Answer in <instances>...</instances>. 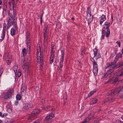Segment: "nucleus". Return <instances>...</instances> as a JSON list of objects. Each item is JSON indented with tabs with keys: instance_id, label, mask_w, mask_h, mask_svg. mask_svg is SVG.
Wrapping results in <instances>:
<instances>
[{
	"instance_id": "12",
	"label": "nucleus",
	"mask_w": 123,
	"mask_h": 123,
	"mask_svg": "<svg viewBox=\"0 0 123 123\" xmlns=\"http://www.w3.org/2000/svg\"><path fill=\"white\" fill-rule=\"evenodd\" d=\"M86 20L88 21V23L91 22L93 20V16L91 14L87 15L86 16Z\"/></svg>"
},
{
	"instance_id": "28",
	"label": "nucleus",
	"mask_w": 123,
	"mask_h": 123,
	"mask_svg": "<svg viewBox=\"0 0 123 123\" xmlns=\"http://www.w3.org/2000/svg\"><path fill=\"white\" fill-rule=\"evenodd\" d=\"M7 115V113H5L2 114L1 112L0 111V116L1 117H4L6 116Z\"/></svg>"
},
{
	"instance_id": "39",
	"label": "nucleus",
	"mask_w": 123,
	"mask_h": 123,
	"mask_svg": "<svg viewBox=\"0 0 123 123\" xmlns=\"http://www.w3.org/2000/svg\"><path fill=\"white\" fill-rule=\"evenodd\" d=\"M100 18L102 19H103L104 20H105L106 19L105 16L104 15H103L101 17V18L100 17Z\"/></svg>"
},
{
	"instance_id": "14",
	"label": "nucleus",
	"mask_w": 123,
	"mask_h": 123,
	"mask_svg": "<svg viewBox=\"0 0 123 123\" xmlns=\"http://www.w3.org/2000/svg\"><path fill=\"white\" fill-rule=\"evenodd\" d=\"M40 111L39 110L35 109L32 112L31 115V117H34L40 112Z\"/></svg>"
},
{
	"instance_id": "17",
	"label": "nucleus",
	"mask_w": 123,
	"mask_h": 123,
	"mask_svg": "<svg viewBox=\"0 0 123 123\" xmlns=\"http://www.w3.org/2000/svg\"><path fill=\"white\" fill-rule=\"evenodd\" d=\"M54 114L51 113L49 115L47 116L45 118V120H49L52 119L53 117H54Z\"/></svg>"
},
{
	"instance_id": "38",
	"label": "nucleus",
	"mask_w": 123,
	"mask_h": 123,
	"mask_svg": "<svg viewBox=\"0 0 123 123\" xmlns=\"http://www.w3.org/2000/svg\"><path fill=\"white\" fill-rule=\"evenodd\" d=\"M41 121V119H38L36 121H35V122H34L33 123H39Z\"/></svg>"
},
{
	"instance_id": "24",
	"label": "nucleus",
	"mask_w": 123,
	"mask_h": 123,
	"mask_svg": "<svg viewBox=\"0 0 123 123\" xmlns=\"http://www.w3.org/2000/svg\"><path fill=\"white\" fill-rule=\"evenodd\" d=\"M93 51L94 52V57H95V56H96V55L97 54H98V50L97 49H96L95 48L93 49Z\"/></svg>"
},
{
	"instance_id": "9",
	"label": "nucleus",
	"mask_w": 123,
	"mask_h": 123,
	"mask_svg": "<svg viewBox=\"0 0 123 123\" xmlns=\"http://www.w3.org/2000/svg\"><path fill=\"white\" fill-rule=\"evenodd\" d=\"M8 3L10 9L11 10H12L13 12L15 13V11L16 9V3L11 4L10 2H9Z\"/></svg>"
},
{
	"instance_id": "23",
	"label": "nucleus",
	"mask_w": 123,
	"mask_h": 123,
	"mask_svg": "<svg viewBox=\"0 0 123 123\" xmlns=\"http://www.w3.org/2000/svg\"><path fill=\"white\" fill-rule=\"evenodd\" d=\"M118 80V78L117 77H116L115 78V79L114 80H113L111 79H109L108 80L107 82L108 83H112V82H111L112 81H113V83H114V82H117V81Z\"/></svg>"
},
{
	"instance_id": "18",
	"label": "nucleus",
	"mask_w": 123,
	"mask_h": 123,
	"mask_svg": "<svg viewBox=\"0 0 123 123\" xmlns=\"http://www.w3.org/2000/svg\"><path fill=\"white\" fill-rule=\"evenodd\" d=\"M30 50L31 49H30V50L29 51L27 49L26 50V49L25 48H23L22 50V53L23 56H25L26 55L27 52L29 54Z\"/></svg>"
},
{
	"instance_id": "37",
	"label": "nucleus",
	"mask_w": 123,
	"mask_h": 123,
	"mask_svg": "<svg viewBox=\"0 0 123 123\" xmlns=\"http://www.w3.org/2000/svg\"><path fill=\"white\" fill-rule=\"evenodd\" d=\"M90 119L88 117L87 118L86 120L83 122L82 123H86V122L88 121Z\"/></svg>"
},
{
	"instance_id": "13",
	"label": "nucleus",
	"mask_w": 123,
	"mask_h": 123,
	"mask_svg": "<svg viewBox=\"0 0 123 123\" xmlns=\"http://www.w3.org/2000/svg\"><path fill=\"white\" fill-rule=\"evenodd\" d=\"M54 56V53L53 51V48H52L51 52V56L50 59V63L51 64L53 62Z\"/></svg>"
},
{
	"instance_id": "19",
	"label": "nucleus",
	"mask_w": 123,
	"mask_h": 123,
	"mask_svg": "<svg viewBox=\"0 0 123 123\" xmlns=\"http://www.w3.org/2000/svg\"><path fill=\"white\" fill-rule=\"evenodd\" d=\"M122 57V55L120 53H118L116 55V58L114 59V63L118 61V59L119 58H120Z\"/></svg>"
},
{
	"instance_id": "44",
	"label": "nucleus",
	"mask_w": 123,
	"mask_h": 123,
	"mask_svg": "<svg viewBox=\"0 0 123 123\" xmlns=\"http://www.w3.org/2000/svg\"><path fill=\"white\" fill-rule=\"evenodd\" d=\"M102 35H105V31L104 30H102Z\"/></svg>"
},
{
	"instance_id": "22",
	"label": "nucleus",
	"mask_w": 123,
	"mask_h": 123,
	"mask_svg": "<svg viewBox=\"0 0 123 123\" xmlns=\"http://www.w3.org/2000/svg\"><path fill=\"white\" fill-rule=\"evenodd\" d=\"M98 101L97 99L94 98L92 99L91 100L90 104L91 105L94 104L97 102Z\"/></svg>"
},
{
	"instance_id": "47",
	"label": "nucleus",
	"mask_w": 123,
	"mask_h": 123,
	"mask_svg": "<svg viewBox=\"0 0 123 123\" xmlns=\"http://www.w3.org/2000/svg\"><path fill=\"white\" fill-rule=\"evenodd\" d=\"M9 2H10L11 4L15 3V0H11Z\"/></svg>"
},
{
	"instance_id": "35",
	"label": "nucleus",
	"mask_w": 123,
	"mask_h": 123,
	"mask_svg": "<svg viewBox=\"0 0 123 123\" xmlns=\"http://www.w3.org/2000/svg\"><path fill=\"white\" fill-rule=\"evenodd\" d=\"M21 93L22 94L23 93H24V94H25L26 92V91L25 90H23V88H22L21 89Z\"/></svg>"
},
{
	"instance_id": "63",
	"label": "nucleus",
	"mask_w": 123,
	"mask_h": 123,
	"mask_svg": "<svg viewBox=\"0 0 123 123\" xmlns=\"http://www.w3.org/2000/svg\"><path fill=\"white\" fill-rule=\"evenodd\" d=\"M1 8V6H0V9Z\"/></svg>"
},
{
	"instance_id": "31",
	"label": "nucleus",
	"mask_w": 123,
	"mask_h": 123,
	"mask_svg": "<svg viewBox=\"0 0 123 123\" xmlns=\"http://www.w3.org/2000/svg\"><path fill=\"white\" fill-rule=\"evenodd\" d=\"M15 31L13 28H12L11 30V33L12 35L13 36L14 35Z\"/></svg>"
},
{
	"instance_id": "8",
	"label": "nucleus",
	"mask_w": 123,
	"mask_h": 123,
	"mask_svg": "<svg viewBox=\"0 0 123 123\" xmlns=\"http://www.w3.org/2000/svg\"><path fill=\"white\" fill-rule=\"evenodd\" d=\"M119 89L118 87L115 88V89L110 90L108 92V94L109 95H114L117 93H118V92Z\"/></svg>"
},
{
	"instance_id": "29",
	"label": "nucleus",
	"mask_w": 123,
	"mask_h": 123,
	"mask_svg": "<svg viewBox=\"0 0 123 123\" xmlns=\"http://www.w3.org/2000/svg\"><path fill=\"white\" fill-rule=\"evenodd\" d=\"M107 29V32L106 34V36L107 37H108L110 34V30L109 28H106Z\"/></svg>"
},
{
	"instance_id": "26",
	"label": "nucleus",
	"mask_w": 123,
	"mask_h": 123,
	"mask_svg": "<svg viewBox=\"0 0 123 123\" xmlns=\"http://www.w3.org/2000/svg\"><path fill=\"white\" fill-rule=\"evenodd\" d=\"M96 92L95 90H93L90 92L88 95V97H91L93 94Z\"/></svg>"
},
{
	"instance_id": "50",
	"label": "nucleus",
	"mask_w": 123,
	"mask_h": 123,
	"mask_svg": "<svg viewBox=\"0 0 123 123\" xmlns=\"http://www.w3.org/2000/svg\"><path fill=\"white\" fill-rule=\"evenodd\" d=\"M18 104V102L17 101H16L15 103V104L16 105H17Z\"/></svg>"
},
{
	"instance_id": "56",
	"label": "nucleus",
	"mask_w": 123,
	"mask_h": 123,
	"mask_svg": "<svg viewBox=\"0 0 123 123\" xmlns=\"http://www.w3.org/2000/svg\"><path fill=\"white\" fill-rule=\"evenodd\" d=\"M2 123V121L0 120V123Z\"/></svg>"
},
{
	"instance_id": "34",
	"label": "nucleus",
	"mask_w": 123,
	"mask_h": 123,
	"mask_svg": "<svg viewBox=\"0 0 123 123\" xmlns=\"http://www.w3.org/2000/svg\"><path fill=\"white\" fill-rule=\"evenodd\" d=\"M105 25L107 26L106 27V28H108V27L109 26L110 23H108L107 22H106L105 23Z\"/></svg>"
},
{
	"instance_id": "42",
	"label": "nucleus",
	"mask_w": 123,
	"mask_h": 123,
	"mask_svg": "<svg viewBox=\"0 0 123 123\" xmlns=\"http://www.w3.org/2000/svg\"><path fill=\"white\" fill-rule=\"evenodd\" d=\"M9 23L8 22V24L7 25V29H8V28H10V27L11 26V25L12 24V23Z\"/></svg>"
},
{
	"instance_id": "62",
	"label": "nucleus",
	"mask_w": 123,
	"mask_h": 123,
	"mask_svg": "<svg viewBox=\"0 0 123 123\" xmlns=\"http://www.w3.org/2000/svg\"><path fill=\"white\" fill-rule=\"evenodd\" d=\"M105 27H104L103 28V29H105Z\"/></svg>"
},
{
	"instance_id": "3",
	"label": "nucleus",
	"mask_w": 123,
	"mask_h": 123,
	"mask_svg": "<svg viewBox=\"0 0 123 123\" xmlns=\"http://www.w3.org/2000/svg\"><path fill=\"white\" fill-rule=\"evenodd\" d=\"M61 58L59 63V66L57 68L58 71L59 72H60L62 70L61 68L63 66L62 64L64 60L65 54L64 49H63L62 50L61 49Z\"/></svg>"
},
{
	"instance_id": "30",
	"label": "nucleus",
	"mask_w": 123,
	"mask_h": 123,
	"mask_svg": "<svg viewBox=\"0 0 123 123\" xmlns=\"http://www.w3.org/2000/svg\"><path fill=\"white\" fill-rule=\"evenodd\" d=\"M8 92L10 93L11 95L13 94V91L12 88H10L8 90Z\"/></svg>"
},
{
	"instance_id": "52",
	"label": "nucleus",
	"mask_w": 123,
	"mask_h": 123,
	"mask_svg": "<svg viewBox=\"0 0 123 123\" xmlns=\"http://www.w3.org/2000/svg\"><path fill=\"white\" fill-rule=\"evenodd\" d=\"M105 36V35H102L101 37V39H103L104 38V37Z\"/></svg>"
},
{
	"instance_id": "59",
	"label": "nucleus",
	"mask_w": 123,
	"mask_h": 123,
	"mask_svg": "<svg viewBox=\"0 0 123 123\" xmlns=\"http://www.w3.org/2000/svg\"><path fill=\"white\" fill-rule=\"evenodd\" d=\"M111 18L112 19V20H113V18L112 16L111 17Z\"/></svg>"
},
{
	"instance_id": "11",
	"label": "nucleus",
	"mask_w": 123,
	"mask_h": 123,
	"mask_svg": "<svg viewBox=\"0 0 123 123\" xmlns=\"http://www.w3.org/2000/svg\"><path fill=\"white\" fill-rule=\"evenodd\" d=\"M118 95L121 98L123 97V87L121 86L119 88Z\"/></svg>"
},
{
	"instance_id": "25",
	"label": "nucleus",
	"mask_w": 123,
	"mask_h": 123,
	"mask_svg": "<svg viewBox=\"0 0 123 123\" xmlns=\"http://www.w3.org/2000/svg\"><path fill=\"white\" fill-rule=\"evenodd\" d=\"M16 98L17 100H19L21 99V96L19 94H18L16 96Z\"/></svg>"
},
{
	"instance_id": "10",
	"label": "nucleus",
	"mask_w": 123,
	"mask_h": 123,
	"mask_svg": "<svg viewBox=\"0 0 123 123\" xmlns=\"http://www.w3.org/2000/svg\"><path fill=\"white\" fill-rule=\"evenodd\" d=\"M32 106V104L31 102H29L25 104L23 106V108L25 110H27L31 108Z\"/></svg>"
},
{
	"instance_id": "21",
	"label": "nucleus",
	"mask_w": 123,
	"mask_h": 123,
	"mask_svg": "<svg viewBox=\"0 0 123 123\" xmlns=\"http://www.w3.org/2000/svg\"><path fill=\"white\" fill-rule=\"evenodd\" d=\"M8 14L9 15V20L8 21V22L9 23H12V22L11 21L13 18V17L12 15V14H11L10 13H8Z\"/></svg>"
},
{
	"instance_id": "54",
	"label": "nucleus",
	"mask_w": 123,
	"mask_h": 123,
	"mask_svg": "<svg viewBox=\"0 0 123 123\" xmlns=\"http://www.w3.org/2000/svg\"><path fill=\"white\" fill-rule=\"evenodd\" d=\"M120 66H123V62L122 64H120Z\"/></svg>"
},
{
	"instance_id": "60",
	"label": "nucleus",
	"mask_w": 123,
	"mask_h": 123,
	"mask_svg": "<svg viewBox=\"0 0 123 123\" xmlns=\"http://www.w3.org/2000/svg\"><path fill=\"white\" fill-rule=\"evenodd\" d=\"M72 20H74V18H72Z\"/></svg>"
},
{
	"instance_id": "61",
	"label": "nucleus",
	"mask_w": 123,
	"mask_h": 123,
	"mask_svg": "<svg viewBox=\"0 0 123 123\" xmlns=\"http://www.w3.org/2000/svg\"><path fill=\"white\" fill-rule=\"evenodd\" d=\"M52 111H54V110H53V109H52Z\"/></svg>"
},
{
	"instance_id": "33",
	"label": "nucleus",
	"mask_w": 123,
	"mask_h": 123,
	"mask_svg": "<svg viewBox=\"0 0 123 123\" xmlns=\"http://www.w3.org/2000/svg\"><path fill=\"white\" fill-rule=\"evenodd\" d=\"M112 98H106L104 101V103H106V102H110V100H111L112 99Z\"/></svg>"
},
{
	"instance_id": "48",
	"label": "nucleus",
	"mask_w": 123,
	"mask_h": 123,
	"mask_svg": "<svg viewBox=\"0 0 123 123\" xmlns=\"http://www.w3.org/2000/svg\"><path fill=\"white\" fill-rule=\"evenodd\" d=\"M116 43L118 45V46L119 47H120L121 46V44L120 43V42L119 41H117L116 42Z\"/></svg>"
},
{
	"instance_id": "40",
	"label": "nucleus",
	"mask_w": 123,
	"mask_h": 123,
	"mask_svg": "<svg viewBox=\"0 0 123 123\" xmlns=\"http://www.w3.org/2000/svg\"><path fill=\"white\" fill-rule=\"evenodd\" d=\"M109 98H112V99L111 100H110V102H112L113 101L115 98V96H114L113 97H110Z\"/></svg>"
},
{
	"instance_id": "55",
	"label": "nucleus",
	"mask_w": 123,
	"mask_h": 123,
	"mask_svg": "<svg viewBox=\"0 0 123 123\" xmlns=\"http://www.w3.org/2000/svg\"><path fill=\"white\" fill-rule=\"evenodd\" d=\"M121 118L123 120V116H122L121 117Z\"/></svg>"
},
{
	"instance_id": "45",
	"label": "nucleus",
	"mask_w": 123,
	"mask_h": 123,
	"mask_svg": "<svg viewBox=\"0 0 123 123\" xmlns=\"http://www.w3.org/2000/svg\"><path fill=\"white\" fill-rule=\"evenodd\" d=\"M100 57V54H98L96 56H95V57H96V59H97L98 58H99Z\"/></svg>"
},
{
	"instance_id": "20",
	"label": "nucleus",
	"mask_w": 123,
	"mask_h": 123,
	"mask_svg": "<svg viewBox=\"0 0 123 123\" xmlns=\"http://www.w3.org/2000/svg\"><path fill=\"white\" fill-rule=\"evenodd\" d=\"M114 70L112 68L111 69H110L109 70L107 71V72L105 74L104 76L105 77L107 76L108 75L110 74L111 73H112L113 71Z\"/></svg>"
},
{
	"instance_id": "43",
	"label": "nucleus",
	"mask_w": 123,
	"mask_h": 123,
	"mask_svg": "<svg viewBox=\"0 0 123 123\" xmlns=\"http://www.w3.org/2000/svg\"><path fill=\"white\" fill-rule=\"evenodd\" d=\"M105 20H104L103 19H102L100 18V25H101L102 23L104 21H105Z\"/></svg>"
},
{
	"instance_id": "5",
	"label": "nucleus",
	"mask_w": 123,
	"mask_h": 123,
	"mask_svg": "<svg viewBox=\"0 0 123 123\" xmlns=\"http://www.w3.org/2000/svg\"><path fill=\"white\" fill-rule=\"evenodd\" d=\"M26 38L27 41V47L28 50L29 51L31 43H30V38L29 34L28 31H27L26 34Z\"/></svg>"
},
{
	"instance_id": "36",
	"label": "nucleus",
	"mask_w": 123,
	"mask_h": 123,
	"mask_svg": "<svg viewBox=\"0 0 123 123\" xmlns=\"http://www.w3.org/2000/svg\"><path fill=\"white\" fill-rule=\"evenodd\" d=\"M120 66H120V65L119 66L115 65L114 66V67L112 68L114 70V69H116L117 68H118L120 67Z\"/></svg>"
},
{
	"instance_id": "49",
	"label": "nucleus",
	"mask_w": 123,
	"mask_h": 123,
	"mask_svg": "<svg viewBox=\"0 0 123 123\" xmlns=\"http://www.w3.org/2000/svg\"><path fill=\"white\" fill-rule=\"evenodd\" d=\"M18 77H19L21 75V74L20 72H19V71L18 72Z\"/></svg>"
},
{
	"instance_id": "2",
	"label": "nucleus",
	"mask_w": 123,
	"mask_h": 123,
	"mask_svg": "<svg viewBox=\"0 0 123 123\" xmlns=\"http://www.w3.org/2000/svg\"><path fill=\"white\" fill-rule=\"evenodd\" d=\"M31 58L29 56L27 57L26 63V64L24 63V62L25 60V56H23L22 57L21 62H22V67L24 70L25 69V68H26L28 70L29 67V62L30 61Z\"/></svg>"
},
{
	"instance_id": "58",
	"label": "nucleus",
	"mask_w": 123,
	"mask_h": 123,
	"mask_svg": "<svg viewBox=\"0 0 123 123\" xmlns=\"http://www.w3.org/2000/svg\"><path fill=\"white\" fill-rule=\"evenodd\" d=\"M122 52L123 53V48L122 49Z\"/></svg>"
},
{
	"instance_id": "32",
	"label": "nucleus",
	"mask_w": 123,
	"mask_h": 123,
	"mask_svg": "<svg viewBox=\"0 0 123 123\" xmlns=\"http://www.w3.org/2000/svg\"><path fill=\"white\" fill-rule=\"evenodd\" d=\"M91 10L90 8L88 7L87 10L86 11V13L87 14V15L90 14H91Z\"/></svg>"
},
{
	"instance_id": "4",
	"label": "nucleus",
	"mask_w": 123,
	"mask_h": 123,
	"mask_svg": "<svg viewBox=\"0 0 123 123\" xmlns=\"http://www.w3.org/2000/svg\"><path fill=\"white\" fill-rule=\"evenodd\" d=\"M91 61L93 63V71L94 74L96 75L98 73V66L97 63L92 58Z\"/></svg>"
},
{
	"instance_id": "57",
	"label": "nucleus",
	"mask_w": 123,
	"mask_h": 123,
	"mask_svg": "<svg viewBox=\"0 0 123 123\" xmlns=\"http://www.w3.org/2000/svg\"><path fill=\"white\" fill-rule=\"evenodd\" d=\"M121 82L122 83H123V79L121 80Z\"/></svg>"
},
{
	"instance_id": "7",
	"label": "nucleus",
	"mask_w": 123,
	"mask_h": 123,
	"mask_svg": "<svg viewBox=\"0 0 123 123\" xmlns=\"http://www.w3.org/2000/svg\"><path fill=\"white\" fill-rule=\"evenodd\" d=\"M6 24L5 23H4L3 24V29L2 31V36H1L2 39H0V42H1L5 38L6 30Z\"/></svg>"
},
{
	"instance_id": "1",
	"label": "nucleus",
	"mask_w": 123,
	"mask_h": 123,
	"mask_svg": "<svg viewBox=\"0 0 123 123\" xmlns=\"http://www.w3.org/2000/svg\"><path fill=\"white\" fill-rule=\"evenodd\" d=\"M37 62L41 66L43 63V54L41 47L38 45L37 46Z\"/></svg>"
},
{
	"instance_id": "15",
	"label": "nucleus",
	"mask_w": 123,
	"mask_h": 123,
	"mask_svg": "<svg viewBox=\"0 0 123 123\" xmlns=\"http://www.w3.org/2000/svg\"><path fill=\"white\" fill-rule=\"evenodd\" d=\"M2 95L4 99L6 100L9 99L11 96V95L8 94L6 92L3 93L2 94Z\"/></svg>"
},
{
	"instance_id": "6",
	"label": "nucleus",
	"mask_w": 123,
	"mask_h": 123,
	"mask_svg": "<svg viewBox=\"0 0 123 123\" xmlns=\"http://www.w3.org/2000/svg\"><path fill=\"white\" fill-rule=\"evenodd\" d=\"M4 57L6 58L7 64L8 65L9 64L11 63L12 60L11 56L10 55L8 54L7 53L5 54Z\"/></svg>"
},
{
	"instance_id": "46",
	"label": "nucleus",
	"mask_w": 123,
	"mask_h": 123,
	"mask_svg": "<svg viewBox=\"0 0 123 123\" xmlns=\"http://www.w3.org/2000/svg\"><path fill=\"white\" fill-rule=\"evenodd\" d=\"M111 66L110 64V63L107 64L106 65V67H105L106 68H109V66Z\"/></svg>"
},
{
	"instance_id": "64",
	"label": "nucleus",
	"mask_w": 123,
	"mask_h": 123,
	"mask_svg": "<svg viewBox=\"0 0 123 123\" xmlns=\"http://www.w3.org/2000/svg\"><path fill=\"white\" fill-rule=\"evenodd\" d=\"M17 2L18 1V0H16Z\"/></svg>"
},
{
	"instance_id": "41",
	"label": "nucleus",
	"mask_w": 123,
	"mask_h": 123,
	"mask_svg": "<svg viewBox=\"0 0 123 123\" xmlns=\"http://www.w3.org/2000/svg\"><path fill=\"white\" fill-rule=\"evenodd\" d=\"M115 123H123V122L119 121L118 120H116L115 121Z\"/></svg>"
},
{
	"instance_id": "51",
	"label": "nucleus",
	"mask_w": 123,
	"mask_h": 123,
	"mask_svg": "<svg viewBox=\"0 0 123 123\" xmlns=\"http://www.w3.org/2000/svg\"><path fill=\"white\" fill-rule=\"evenodd\" d=\"M114 62H111V64H110V66H112L113 65H114L116 63H114Z\"/></svg>"
},
{
	"instance_id": "27",
	"label": "nucleus",
	"mask_w": 123,
	"mask_h": 123,
	"mask_svg": "<svg viewBox=\"0 0 123 123\" xmlns=\"http://www.w3.org/2000/svg\"><path fill=\"white\" fill-rule=\"evenodd\" d=\"M12 68L14 70V72L15 73V74L16 75V74L17 73V66H14Z\"/></svg>"
},
{
	"instance_id": "53",
	"label": "nucleus",
	"mask_w": 123,
	"mask_h": 123,
	"mask_svg": "<svg viewBox=\"0 0 123 123\" xmlns=\"http://www.w3.org/2000/svg\"><path fill=\"white\" fill-rule=\"evenodd\" d=\"M50 107V106H48L47 108H46V107L44 108V109L46 110L48 108Z\"/></svg>"
},
{
	"instance_id": "16",
	"label": "nucleus",
	"mask_w": 123,
	"mask_h": 123,
	"mask_svg": "<svg viewBox=\"0 0 123 123\" xmlns=\"http://www.w3.org/2000/svg\"><path fill=\"white\" fill-rule=\"evenodd\" d=\"M115 75L118 77L123 76V72L120 70H117L116 72Z\"/></svg>"
}]
</instances>
